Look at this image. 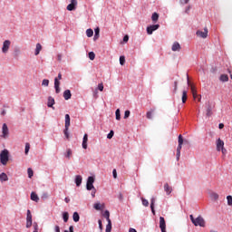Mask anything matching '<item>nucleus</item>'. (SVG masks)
I'll return each instance as SVG.
<instances>
[{"instance_id": "f257e3e1", "label": "nucleus", "mask_w": 232, "mask_h": 232, "mask_svg": "<svg viewBox=\"0 0 232 232\" xmlns=\"http://www.w3.org/2000/svg\"><path fill=\"white\" fill-rule=\"evenodd\" d=\"M190 220L194 226H199L200 227H206V220H204V218L202 216H198L197 218L193 217V215L189 216Z\"/></svg>"}, {"instance_id": "f03ea898", "label": "nucleus", "mask_w": 232, "mask_h": 232, "mask_svg": "<svg viewBox=\"0 0 232 232\" xmlns=\"http://www.w3.org/2000/svg\"><path fill=\"white\" fill-rule=\"evenodd\" d=\"M10 160V152L8 150H4L0 153V162L3 164V166H6L8 164V161Z\"/></svg>"}, {"instance_id": "7ed1b4c3", "label": "nucleus", "mask_w": 232, "mask_h": 232, "mask_svg": "<svg viewBox=\"0 0 232 232\" xmlns=\"http://www.w3.org/2000/svg\"><path fill=\"white\" fill-rule=\"evenodd\" d=\"M179 145L177 148V160H180V150H182V145L184 144V138H182V134L179 135V140H178Z\"/></svg>"}, {"instance_id": "20e7f679", "label": "nucleus", "mask_w": 232, "mask_h": 232, "mask_svg": "<svg viewBox=\"0 0 232 232\" xmlns=\"http://www.w3.org/2000/svg\"><path fill=\"white\" fill-rule=\"evenodd\" d=\"M61 79H63V74L61 72L58 73V78L54 79V89L56 93H61Z\"/></svg>"}, {"instance_id": "39448f33", "label": "nucleus", "mask_w": 232, "mask_h": 232, "mask_svg": "<svg viewBox=\"0 0 232 232\" xmlns=\"http://www.w3.org/2000/svg\"><path fill=\"white\" fill-rule=\"evenodd\" d=\"M93 182H95V178L93 176H90L87 179L86 188L88 191H92V189H95V187L93 186Z\"/></svg>"}, {"instance_id": "423d86ee", "label": "nucleus", "mask_w": 232, "mask_h": 232, "mask_svg": "<svg viewBox=\"0 0 232 232\" xmlns=\"http://www.w3.org/2000/svg\"><path fill=\"white\" fill-rule=\"evenodd\" d=\"M10 44H12L10 40H5L3 43V47H2L3 53H8V50H10Z\"/></svg>"}, {"instance_id": "0eeeda50", "label": "nucleus", "mask_w": 232, "mask_h": 232, "mask_svg": "<svg viewBox=\"0 0 232 232\" xmlns=\"http://www.w3.org/2000/svg\"><path fill=\"white\" fill-rule=\"evenodd\" d=\"M77 0H71V4H69L66 8L69 12H73V10L77 9Z\"/></svg>"}, {"instance_id": "6e6552de", "label": "nucleus", "mask_w": 232, "mask_h": 232, "mask_svg": "<svg viewBox=\"0 0 232 232\" xmlns=\"http://www.w3.org/2000/svg\"><path fill=\"white\" fill-rule=\"evenodd\" d=\"M160 28V24H152L147 27V34L149 35H151L155 32V30H159Z\"/></svg>"}, {"instance_id": "1a4fd4ad", "label": "nucleus", "mask_w": 232, "mask_h": 232, "mask_svg": "<svg viewBox=\"0 0 232 232\" xmlns=\"http://www.w3.org/2000/svg\"><path fill=\"white\" fill-rule=\"evenodd\" d=\"M196 35H198V37H201V39H206L208 37V27H205L203 32L198 30Z\"/></svg>"}, {"instance_id": "9d476101", "label": "nucleus", "mask_w": 232, "mask_h": 232, "mask_svg": "<svg viewBox=\"0 0 232 232\" xmlns=\"http://www.w3.org/2000/svg\"><path fill=\"white\" fill-rule=\"evenodd\" d=\"M188 79V84L190 86V90H191V93L193 95V99H197V88L195 87V85L191 84V82H189V76L187 77Z\"/></svg>"}, {"instance_id": "9b49d317", "label": "nucleus", "mask_w": 232, "mask_h": 232, "mask_svg": "<svg viewBox=\"0 0 232 232\" xmlns=\"http://www.w3.org/2000/svg\"><path fill=\"white\" fill-rule=\"evenodd\" d=\"M8 133H9L8 125H6V123H4L2 126V137L4 139H6L8 137Z\"/></svg>"}, {"instance_id": "f8f14e48", "label": "nucleus", "mask_w": 232, "mask_h": 232, "mask_svg": "<svg viewBox=\"0 0 232 232\" xmlns=\"http://www.w3.org/2000/svg\"><path fill=\"white\" fill-rule=\"evenodd\" d=\"M160 228L161 232H166V220L163 217L160 218Z\"/></svg>"}, {"instance_id": "ddd939ff", "label": "nucleus", "mask_w": 232, "mask_h": 232, "mask_svg": "<svg viewBox=\"0 0 232 232\" xmlns=\"http://www.w3.org/2000/svg\"><path fill=\"white\" fill-rule=\"evenodd\" d=\"M53 104H55V99H53V97L52 96H49L48 102H47L48 108H53V110H55V107H53Z\"/></svg>"}, {"instance_id": "4468645a", "label": "nucleus", "mask_w": 232, "mask_h": 232, "mask_svg": "<svg viewBox=\"0 0 232 232\" xmlns=\"http://www.w3.org/2000/svg\"><path fill=\"white\" fill-rule=\"evenodd\" d=\"M82 146L83 150H88V134L83 135Z\"/></svg>"}, {"instance_id": "2eb2a0df", "label": "nucleus", "mask_w": 232, "mask_h": 232, "mask_svg": "<svg viewBox=\"0 0 232 232\" xmlns=\"http://www.w3.org/2000/svg\"><path fill=\"white\" fill-rule=\"evenodd\" d=\"M180 44H179V42H175L173 44H172V47H171V50L172 52H180Z\"/></svg>"}, {"instance_id": "dca6fc26", "label": "nucleus", "mask_w": 232, "mask_h": 232, "mask_svg": "<svg viewBox=\"0 0 232 232\" xmlns=\"http://www.w3.org/2000/svg\"><path fill=\"white\" fill-rule=\"evenodd\" d=\"M222 148H224V140L218 139L217 140V150L220 151V150H222Z\"/></svg>"}, {"instance_id": "f3484780", "label": "nucleus", "mask_w": 232, "mask_h": 232, "mask_svg": "<svg viewBox=\"0 0 232 232\" xmlns=\"http://www.w3.org/2000/svg\"><path fill=\"white\" fill-rule=\"evenodd\" d=\"M63 99H65V101H69V99H72V92H70V90L64 91Z\"/></svg>"}, {"instance_id": "a211bd4d", "label": "nucleus", "mask_w": 232, "mask_h": 232, "mask_svg": "<svg viewBox=\"0 0 232 232\" xmlns=\"http://www.w3.org/2000/svg\"><path fill=\"white\" fill-rule=\"evenodd\" d=\"M213 115V108L211 107V103H208L207 107V117H211Z\"/></svg>"}, {"instance_id": "6ab92c4d", "label": "nucleus", "mask_w": 232, "mask_h": 232, "mask_svg": "<svg viewBox=\"0 0 232 232\" xmlns=\"http://www.w3.org/2000/svg\"><path fill=\"white\" fill-rule=\"evenodd\" d=\"M164 191L167 193V195H169L173 191V188L169 187V184L165 183Z\"/></svg>"}, {"instance_id": "aec40b11", "label": "nucleus", "mask_w": 232, "mask_h": 232, "mask_svg": "<svg viewBox=\"0 0 232 232\" xmlns=\"http://www.w3.org/2000/svg\"><path fill=\"white\" fill-rule=\"evenodd\" d=\"M94 209H96V211H101L102 209H104V204H101V203H95L93 205Z\"/></svg>"}, {"instance_id": "412c9836", "label": "nucleus", "mask_w": 232, "mask_h": 232, "mask_svg": "<svg viewBox=\"0 0 232 232\" xmlns=\"http://www.w3.org/2000/svg\"><path fill=\"white\" fill-rule=\"evenodd\" d=\"M75 184L76 186H81L82 184V177L81 175H77L75 178Z\"/></svg>"}, {"instance_id": "4be33fe9", "label": "nucleus", "mask_w": 232, "mask_h": 232, "mask_svg": "<svg viewBox=\"0 0 232 232\" xmlns=\"http://www.w3.org/2000/svg\"><path fill=\"white\" fill-rule=\"evenodd\" d=\"M0 180H1V182H6V181H8V176L6 175V173L2 172V173L0 174Z\"/></svg>"}, {"instance_id": "5701e85b", "label": "nucleus", "mask_w": 232, "mask_h": 232, "mask_svg": "<svg viewBox=\"0 0 232 232\" xmlns=\"http://www.w3.org/2000/svg\"><path fill=\"white\" fill-rule=\"evenodd\" d=\"M41 50H43V45H41V44H36L34 55H39V53H41Z\"/></svg>"}, {"instance_id": "b1692460", "label": "nucleus", "mask_w": 232, "mask_h": 232, "mask_svg": "<svg viewBox=\"0 0 232 232\" xmlns=\"http://www.w3.org/2000/svg\"><path fill=\"white\" fill-rule=\"evenodd\" d=\"M219 80L221 82H227V81H229V76H227V74H221Z\"/></svg>"}, {"instance_id": "393cba45", "label": "nucleus", "mask_w": 232, "mask_h": 232, "mask_svg": "<svg viewBox=\"0 0 232 232\" xmlns=\"http://www.w3.org/2000/svg\"><path fill=\"white\" fill-rule=\"evenodd\" d=\"M31 200H33L34 202H39V196H37V194H35V192H32L31 193Z\"/></svg>"}, {"instance_id": "a878e982", "label": "nucleus", "mask_w": 232, "mask_h": 232, "mask_svg": "<svg viewBox=\"0 0 232 232\" xmlns=\"http://www.w3.org/2000/svg\"><path fill=\"white\" fill-rule=\"evenodd\" d=\"M65 128H70V114H65Z\"/></svg>"}, {"instance_id": "bb28decb", "label": "nucleus", "mask_w": 232, "mask_h": 232, "mask_svg": "<svg viewBox=\"0 0 232 232\" xmlns=\"http://www.w3.org/2000/svg\"><path fill=\"white\" fill-rule=\"evenodd\" d=\"M99 34H101V29L98 27L94 30V41H97V39H99Z\"/></svg>"}, {"instance_id": "cd10ccee", "label": "nucleus", "mask_w": 232, "mask_h": 232, "mask_svg": "<svg viewBox=\"0 0 232 232\" xmlns=\"http://www.w3.org/2000/svg\"><path fill=\"white\" fill-rule=\"evenodd\" d=\"M187 101H188V92L183 91V92H182V102H183V104L186 103Z\"/></svg>"}, {"instance_id": "c85d7f7f", "label": "nucleus", "mask_w": 232, "mask_h": 232, "mask_svg": "<svg viewBox=\"0 0 232 232\" xmlns=\"http://www.w3.org/2000/svg\"><path fill=\"white\" fill-rule=\"evenodd\" d=\"M72 219L74 222H79V220L81 219V217H79V213L74 212L72 215Z\"/></svg>"}, {"instance_id": "c756f323", "label": "nucleus", "mask_w": 232, "mask_h": 232, "mask_svg": "<svg viewBox=\"0 0 232 232\" xmlns=\"http://www.w3.org/2000/svg\"><path fill=\"white\" fill-rule=\"evenodd\" d=\"M151 19H152L153 23H157L159 21V14L153 13Z\"/></svg>"}, {"instance_id": "7c9ffc66", "label": "nucleus", "mask_w": 232, "mask_h": 232, "mask_svg": "<svg viewBox=\"0 0 232 232\" xmlns=\"http://www.w3.org/2000/svg\"><path fill=\"white\" fill-rule=\"evenodd\" d=\"M105 232H111V220L108 221V224L106 226Z\"/></svg>"}, {"instance_id": "2f4dec72", "label": "nucleus", "mask_w": 232, "mask_h": 232, "mask_svg": "<svg viewBox=\"0 0 232 232\" xmlns=\"http://www.w3.org/2000/svg\"><path fill=\"white\" fill-rule=\"evenodd\" d=\"M103 217L106 218L107 222H110V211L105 210V212L103 213Z\"/></svg>"}, {"instance_id": "473e14b6", "label": "nucleus", "mask_w": 232, "mask_h": 232, "mask_svg": "<svg viewBox=\"0 0 232 232\" xmlns=\"http://www.w3.org/2000/svg\"><path fill=\"white\" fill-rule=\"evenodd\" d=\"M86 35H87V37H93V30L92 29H87L86 30Z\"/></svg>"}, {"instance_id": "72a5a7b5", "label": "nucleus", "mask_w": 232, "mask_h": 232, "mask_svg": "<svg viewBox=\"0 0 232 232\" xmlns=\"http://www.w3.org/2000/svg\"><path fill=\"white\" fill-rule=\"evenodd\" d=\"M26 222H32V212L30 210H27Z\"/></svg>"}, {"instance_id": "f704fd0d", "label": "nucleus", "mask_w": 232, "mask_h": 232, "mask_svg": "<svg viewBox=\"0 0 232 232\" xmlns=\"http://www.w3.org/2000/svg\"><path fill=\"white\" fill-rule=\"evenodd\" d=\"M63 222H68V218H70L68 212H64L63 214Z\"/></svg>"}, {"instance_id": "c9c22d12", "label": "nucleus", "mask_w": 232, "mask_h": 232, "mask_svg": "<svg viewBox=\"0 0 232 232\" xmlns=\"http://www.w3.org/2000/svg\"><path fill=\"white\" fill-rule=\"evenodd\" d=\"M141 202H142V205L145 206V208H148V206H150V202L148 201V199L144 198H141Z\"/></svg>"}, {"instance_id": "e433bc0d", "label": "nucleus", "mask_w": 232, "mask_h": 232, "mask_svg": "<svg viewBox=\"0 0 232 232\" xmlns=\"http://www.w3.org/2000/svg\"><path fill=\"white\" fill-rule=\"evenodd\" d=\"M125 63H126V58L124 56H120V64L121 66H124Z\"/></svg>"}, {"instance_id": "4c0bfd02", "label": "nucleus", "mask_w": 232, "mask_h": 232, "mask_svg": "<svg viewBox=\"0 0 232 232\" xmlns=\"http://www.w3.org/2000/svg\"><path fill=\"white\" fill-rule=\"evenodd\" d=\"M115 113H116V121H121V110L117 109Z\"/></svg>"}, {"instance_id": "58836bf2", "label": "nucleus", "mask_w": 232, "mask_h": 232, "mask_svg": "<svg viewBox=\"0 0 232 232\" xmlns=\"http://www.w3.org/2000/svg\"><path fill=\"white\" fill-rule=\"evenodd\" d=\"M212 200H218V194L213 192L211 195H210Z\"/></svg>"}, {"instance_id": "ea45409f", "label": "nucleus", "mask_w": 232, "mask_h": 232, "mask_svg": "<svg viewBox=\"0 0 232 232\" xmlns=\"http://www.w3.org/2000/svg\"><path fill=\"white\" fill-rule=\"evenodd\" d=\"M28 177L29 179H32L34 177V170L32 169H27Z\"/></svg>"}, {"instance_id": "a19ab883", "label": "nucleus", "mask_w": 232, "mask_h": 232, "mask_svg": "<svg viewBox=\"0 0 232 232\" xmlns=\"http://www.w3.org/2000/svg\"><path fill=\"white\" fill-rule=\"evenodd\" d=\"M68 130H70V128L65 127V129L63 130V133H64L66 139H70V132H68Z\"/></svg>"}, {"instance_id": "79ce46f5", "label": "nucleus", "mask_w": 232, "mask_h": 232, "mask_svg": "<svg viewBox=\"0 0 232 232\" xmlns=\"http://www.w3.org/2000/svg\"><path fill=\"white\" fill-rule=\"evenodd\" d=\"M72 150H71V149H68L67 150V152H66V154H65V157L67 158V159H72Z\"/></svg>"}, {"instance_id": "37998d69", "label": "nucleus", "mask_w": 232, "mask_h": 232, "mask_svg": "<svg viewBox=\"0 0 232 232\" xmlns=\"http://www.w3.org/2000/svg\"><path fill=\"white\" fill-rule=\"evenodd\" d=\"M34 232H39V225L36 222L33 224Z\"/></svg>"}, {"instance_id": "c03bdc74", "label": "nucleus", "mask_w": 232, "mask_h": 232, "mask_svg": "<svg viewBox=\"0 0 232 232\" xmlns=\"http://www.w3.org/2000/svg\"><path fill=\"white\" fill-rule=\"evenodd\" d=\"M147 119H153V111H150L146 114Z\"/></svg>"}, {"instance_id": "a18cd8bd", "label": "nucleus", "mask_w": 232, "mask_h": 232, "mask_svg": "<svg viewBox=\"0 0 232 232\" xmlns=\"http://www.w3.org/2000/svg\"><path fill=\"white\" fill-rule=\"evenodd\" d=\"M30 151V143H25V155H28V152Z\"/></svg>"}, {"instance_id": "49530a36", "label": "nucleus", "mask_w": 232, "mask_h": 232, "mask_svg": "<svg viewBox=\"0 0 232 232\" xmlns=\"http://www.w3.org/2000/svg\"><path fill=\"white\" fill-rule=\"evenodd\" d=\"M89 59H90L91 61H93V60L95 59V53L90 52V53H89Z\"/></svg>"}, {"instance_id": "de8ad7c7", "label": "nucleus", "mask_w": 232, "mask_h": 232, "mask_svg": "<svg viewBox=\"0 0 232 232\" xmlns=\"http://www.w3.org/2000/svg\"><path fill=\"white\" fill-rule=\"evenodd\" d=\"M113 135H115V132L111 130L107 135V139H113Z\"/></svg>"}, {"instance_id": "09e8293b", "label": "nucleus", "mask_w": 232, "mask_h": 232, "mask_svg": "<svg viewBox=\"0 0 232 232\" xmlns=\"http://www.w3.org/2000/svg\"><path fill=\"white\" fill-rule=\"evenodd\" d=\"M50 84V81L49 80H43V82H42V86H48Z\"/></svg>"}, {"instance_id": "8fccbe9b", "label": "nucleus", "mask_w": 232, "mask_h": 232, "mask_svg": "<svg viewBox=\"0 0 232 232\" xmlns=\"http://www.w3.org/2000/svg\"><path fill=\"white\" fill-rule=\"evenodd\" d=\"M227 200L228 206H232V197L231 196H227Z\"/></svg>"}, {"instance_id": "3c124183", "label": "nucleus", "mask_w": 232, "mask_h": 232, "mask_svg": "<svg viewBox=\"0 0 232 232\" xmlns=\"http://www.w3.org/2000/svg\"><path fill=\"white\" fill-rule=\"evenodd\" d=\"M98 90H99L100 92H103V91H104V85H103L102 83H99V84H98Z\"/></svg>"}, {"instance_id": "603ef678", "label": "nucleus", "mask_w": 232, "mask_h": 232, "mask_svg": "<svg viewBox=\"0 0 232 232\" xmlns=\"http://www.w3.org/2000/svg\"><path fill=\"white\" fill-rule=\"evenodd\" d=\"M130 111H125L123 119H128V117H130Z\"/></svg>"}, {"instance_id": "864d4df0", "label": "nucleus", "mask_w": 232, "mask_h": 232, "mask_svg": "<svg viewBox=\"0 0 232 232\" xmlns=\"http://www.w3.org/2000/svg\"><path fill=\"white\" fill-rule=\"evenodd\" d=\"M155 207V198H152L150 199V208H154Z\"/></svg>"}, {"instance_id": "5fc2aeb1", "label": "nucleus", "mask_w": 232, "mask_h": 232, "mask_svg": "<svg viewBox=\"0 0 232 232\" xmlns=\"http://www.w3.org/2000/svg\"><path fill=\"white\" fill-rule=\"evenodd\" d=\"M128 41H130V36L125 35V36L123 37V43H128Z\"/></svg>"}, {"instance_id": "6e6d98bb", "label": "nucleus", "mask_w": 232, "mask_h": 232, "mask_svg": "<svg viewBox=\"0 0 232 232\" xmlns=\"http://www.w3.org/2000/svg\"><path fill=\"white\" fill-rule=\"evenodd\" d=\"M54 232H61V227L59 226L54 227Z\"/></svg>"}, {"instance_id": "4d7b16f0", "label": "nucleus", "mask_w": 232, "mask_h": 232, "mask_svg": "<svg viewBox=\"0 0 232 232\" xmlns=\"http://www.w3.org/2000/svg\"><path fill=\"white\" fill-rule=\"evenodd\" d=\"M113 179H117V169L112 170Z\"/></svg>"}, {"instance_id": "13d9d810", "label": "nucleus", "mask_w": 232, "mask_h": 232, "mask_svg": "<svg viewBox=\"0 0 232 232\" xmlns=\"http://www.w3.org/2000/svg\"><path fill=\"white\" fill-rule=\"evenodd\" d=\"M220 151H222L223 155H226L227 153V150L223 147Z\"/></svg>"}, {"instance_id": "bf43d9fd", "label": "nucleus", "mask_w": 232, "mask_h": 232, "mask_svg": "<svg viewBox=\"0 0 232 232\" xmlns=\"http://www.w3.org/2000/svg\"><path fill=\"white\" fill-rule=\"evenodd\" d=\"M57 61H59V63H61V61H63V55L62 54L57 55Z\"/></svg>"}, {"instance_id": "052dcab7", "label": "nucleus", "mask_w": 232, "mask_h": 232, "mask_svg": "<svg viewBox=\"0 0 232 232\" xmlns=\"http://www.w3.org/2000/svg\"><path fill=\"white\" fill-rule=\"evenodd\" d=\"M26 227H32V221H26Z\"/></svg>"}, {"instance_id": "680f3d73", "label": "nucleus", "mask_w": 232, "mask_h": 232, "mask_svg": "<svg viewBox=\"0 0 232 232\" xmlns=\"http://www.w3.org/2000/svg\"><path fill=\"white\" fill-rule=\"evenodd\" d=\"M98 224H99L100 229H102V221L101 219L98 221Z\"/></svg>"}, {"instance_id": "e2e57ef3", "label": "nucleus", "mask_w": 232, "mask_h": 232, "mask_svg": "<svg viewBox=\"0 0 232 232\" xmlns=\"http://www.w3.org/2000/svg\"><path fill=\"white\" fill-rule=\"evenodd\" d=\"M189 10H191V6H188L185 10V14H189Z\"/></svg>"}, {"instance_id": "0e129e2a", "label": "nucleus", "mask_w": 232, "mask_h": 232, "mask_svg": "<svg viewBox=\"0 0 232 232\" xmlns=\"http://www.w3.org/2000/svg\"><path fill=\"white\" fill-rule=\"evenodd\" d=\"M177 88H178V82H174V92H177Z\"/></svg>"}, {"instance_id": "69168bd1", "label": "nucleus", "mask_w": 232, "mask_h": 232, "mask_svg": "<svg viewBox=\"0 0 232 232\" xmlns=\"http://www.w3.org/2000/svg\"><path fill=\"white\" fill-rule=\"evenodd\" d=\"M218 128H219V130H223V128H224V123H219Z\"/></svg>"}, {"instance_id": "338daca9", "label": "nucleus", "mask_w": 232, "mask_h": 232, "mask_svg": "<svg viewBox=\"0 0 232 232\" xmlns=\"http://www.w3.org/2000/svg\"><path fill=\"white\" fill-rule=\"evenodd\" d=\"M69 232H73V226L69 227Z\"/></svg>"}, {"instance_id": "774afa93", "label": "nucleus", "mask_w": 232, "mask_h": 232, "mask_svg": "<svg viewBox=\"0 0 232 232\" xmlns=\"http://www.w3.org/2000/svg\"><path fill=\"white\" fill-rule=\"evenodd\" d=\"M129 232H137V230L135 228H130Z\"/></svg>"}]
</instances>
